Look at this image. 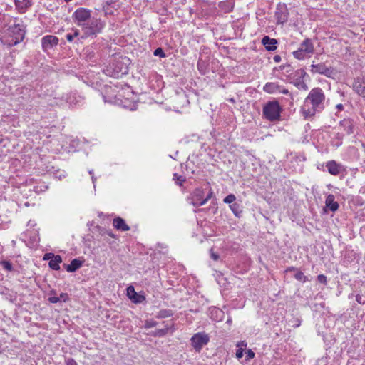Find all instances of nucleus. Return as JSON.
Segmentation results:
<instances>
[{"instance_id": "3", "label": "nucleus", "mask_w": 365, "mask_h": 365, "mask_svg": "<svg viewBox=\"0 0 365 365\" xmlns=\"http://www.w3.org/2000/svg\"><path fill=\"white\" fill-rule=\"evenodd\" d=\"M106 26V22L101 19L92 18L82 26L83 35L81 38L96 37Z\"/></svg>"}, {"instance_id": "5", "label": "nucleus", "mask_w": 365, "mask_h": 365, "mask_svg": "<svg viewBox=\"0 0 365 365\" xmlns=\"http://www.w3.org/2000/svg\"><path fill=\"white\" fill-rule=\"evenodd\" d=\"M314 52V47L312 39L307 38L301 43L299 48L292 53L294 57L298 60H303L310 57Z\"/></svg>"}, {"instance_id": "61", "label": "nucleus", "mask_w": 365, "mask_h": 365, "mask_svg": "<svg viewBox=\"0 0 365 365\" xmlns=\"http://www.w3.org/2000/svg\"><path fill=\"white\" fill-rule=\"evenodd\" d=\"M51 294H55V291L54 290H51Z\"/></svg>"}, {"instance_id": "39", "label": "nucleus", "mask_w": 365, "mask_h": 365, "mask_svg": "<svg viewBox=\"0 0 365 365\" xmlns=\"http://www.w3.org/2000/svg\"><path fill=\"white\" fill-rule=\"evenodd\" d=\"M66 365H78L77 362L73 358H67L65 360Z\"/></svg>"}, {"instance_id": "31", "label": "nucleus", "mask_w": 365, "mask_h": 365, "mask_svg": "<svg viewBox=\"0 0 365 365\" xmlns=\"http://www.w3.org/2000/svg\"><path fill=\"white\" fill-rule=\"evenodd\" d=\"M223 202L226 204L231 205L236 202V196L234 194H229L223 199Z\"/></svg>"}, {"instance_id": "18", "label": "nucleus", "mask_w": 365, "mask_h": 365, "mask_svg": "<svg viewBox=\"0 0 365 365\" xmlns=\"http://www.w3.org/2000/svg\"><path fill=\"white\" fill-rule=\"evenodd\" d=\"M262 43L264 46L267 51H273L277 49V41L275 38H271L268 36H265L262 39Z\"/></svg>"}, {"instance_id": "54", "label": "nucleus", "mask_w": 365, "mask_h": 365, "mask_svg": "<svg viewBox=\"0 0 365 365\" xmlns=\"http://www.w3.org/2000/svg\"><path fill=\"white\" fill-rule=\"evenodd\" d=\"M336 108L339 110H342L344 109V106L341 103L337 104Z\"/></svg>"}, {"instance_id": "55", "label": "nucleus", "mask_w": 365, "mask_h": 365, "mask_svg": "<svg viewBox=\"0 0 365 365\" xmlns=\"http://www.w3.org/2000/svg\"><path fill=\"white\" fill-rule=\"evenodd\" d=\"M227 324H232V319L229 317L226 322Z\"/></svg>"}, {"instance_id": "8", "label": "nucleus", "mask_w": 365, "mask_h": 365, "mask_svg": "<svg viewBox=\"0 0 365 365\" xmlns=\"http://www.w3.org/2000/svg\"><path fill=\"white\" fill-rule=\"evenodd\" d=\"M91 11L85 8H78L73 14V19L79 26H83L91 19Z\"/></svg>"}, {"instance_id": "38", "label": "nucleus", "mask_w": 365, "mask_h": 365, "mask_svg": "<svg viewBox=\"0 0 365 365\" xmlns=\"http://www.w3.org/2000/svg\"><path fill=\"white\" fill-rule=\"evenodd\" d=\"M158 324V322L153 320L146 321L145 327L147 329L152 328L155 327Z\"/></svg>"}, {"instance_id": "47", "label": "nucleus", "mask_w": 365, "mask_h": 365, "mask_svg": "<svg viewBox=\"0 0 365 365\" xmlns=\"http://www.w3.org/2000/svg\"><path fill=\"white\" fill-rule=\"evenodd\" d=\"M247 345L245 341H240L237 343V346L239 348L246 347Z\"/></svg>"}, {"instance_id": "16", "label": "nucleus", "mask_w": 365, "mask_h": 365, "mask_svg": "<svg viewBox=\"0 0 365 365\" xmlns=\"http://www.w3.org/2000/svg\"><path fill=\"white\" fill-rule=\"evenodd\" d=\"M16 10L20 14H25L33 6V0H14Z\"/></svg>"}, {"instance_id": "10", "label": "nucleus", "mask_w": 365, "mask_h": 365, "mask_svg": "<svg viewBox=\"0 0 365 365\" xmlns=\"http://www.w3.org/2000/svg\"><path fill=\"white\" fill-rule=\"evenodd\" d=\"M351 88L358 96L365 98V76H359L354 78Z\"/></svg>"}, {"instance_id": "23", "label": "nucleus", "mask_w": 365, "mask_h": 365, "mask_svg": "<svg viewBox=\"0 0 365 365\" xmlns=\"http://www.w3.org/2000/svg\"><path fill=\"white\" fill-rule=\"evenodd\" d=\"M263 89L268 93H278L280 89V85L275 82H269L264 85Z\"/></svg>"}, {"instance_id": "37", "label": "nucleus", "mask_w": 365, "mask_h": 365, "mask_svg": "<svg viewBox=\"0 0 365 365\" xmlns=\"http://www.w3.org/2000/svg\"><path fill=\"white\" fill-rule=\"evenodd\" d=\"M246 360L249 361L253 359L255 356V352L252 349H248L246 352Z\"/></svg>"}, {"instance_id": "11", "label": "nucleus", "mask_w": 365, "mask_h": 365, "mask_svg": "<svg viewBox=\"0 0 365 365\" xmlns=\"http://www.w3.org/2000/svg\"><path fill=\"white\" fill-rule=\"evenodd\" d=\"M274 16L278 24H283L288 21L289 11L285 4H277Z\"/></svg>"}, {"instance_id": "21", "label": "nucleus", "mask_w": 365, "mask_h": 365, "mask_svg": "<svg viewBox=\"0 0 365 365\" xmlns=\"http://www.w3.org/2000/svg\"><path fill=\"white\" fill-rule=\"evenodd\" d=\"M340 126L344 128L347 134H351L354 133V122L349 118H344L340 121Z\"/></svg>"}, {"instance_id": "44", "label": "nucleus", "mask_w": 365, "mask_h": 365, "mask_svg": "<svg viewBox=\"0 0 365 365\" xmlns=\"http://www.w3.org/2000/svg\"><path fill=\"white\" fill-rule=\"evenodd\" d=\"M210 257L215 260L217 261L219 259V255L213 252V249H210Z\"/></svg>"}, {"instance_id": "64", "label": "nucleus", "mask_w": 365, "mask_h": 365, "mask_svg": "<svg viewBox=\"0 0 365 365\" xmlns=\"http://www.w3.org/2000/svg\"><path fill=\"white\" fill-rule=\"evenodd\" d=\"M230 101L234 102L235 101H234V99H233V98H231V99H230Z\"/></svg>"}, {"instance_id": "46", "label": "nucleus", "mask_w": 365, "mask_h": 365, "mask_svg": "<svg viewBox=\"0 0 365 365\" xmlns=\"http://www.w3.org/2000/svg\"><path fill=\"white\" fill-rule=\"evenodd\" d=\"M55 255L53 254V253H46L44 257H43V259L44 260H47V259H51Z\"/></svg>"}, {"instance_id": "62", "label": "nucleus", "mask_w": 365, "mask_h": 365, "mask_svg": "<svg viewBox=\"0 0 365 365\" xmlns=\"http://www.w3.org/2000/svg\"><path fill=\"white\" fill-rule=\"evenodd\" d=\"M35 190L36 192H38V187H35Z\"/></svg>"}, {"instance_id": "13", "label": "nucleus", "mask_w": 365, "mask_h": 365, "mask_svg": "<svg viewBox=\"0 0 365 365\" xmlns=\"http://www.w3.org/2000/svg\"><path fill=\"white\" fill-rule=\"evenodd\" d=\"M325 167L328 173L332 175H338L345 171L344 166L334 160L327 161Z\"/></svg>"}, {"instance_id": "22", "label": "nucleus", "mask_w": 365, "mask_h": 365, "mask_svg": "<svg viewBox=\"0 0 365 365\" xmlns=\"http://www.w3.org/2000/svg\"><path fill=\"white\" fill-rule=\"evenodd\" d=\"M83 264V261L78 259H73L71 263L68 265L64 264L66 266V269L68 272H74L77 269L81 267Z\"/></svg>"}, {"instance_id": "40", "label": "nucleus", "mask_w": 365, "mask_h": 365, "mask_svg": "<svg viewBox=\"0 0 365 365\" xmlns=\"http://www.w3.org/2000/svg\"><path fill=\"white\" fill-rule=\"evenodd\" d=\"M48 300L49 302L53 304H56L61 302V299L58 297H49Z\"/></svg>"}, {"instance_id": "7", "label": "nucleus", "mask_w": 365, "mask_h": 365, "mask_svg": "<svg viewBox=\"0 0 365 365\" xmlns=\"http://www.w3.org/2000/svg\"><path fill=\"white\" fill-rule=\"evenodd\" d=\"M190 341L195 351L200 352L202 347L208 344L210 337L205 332H198L191 337Z\"/></svg>"}, {"instance_id": "59", "label": "nucleus", "mask_w": 365, "mask_h": 365, "mask_svg": "<svg viewBox=\"0 0 365 365\" xmlns=\"http://www.w3.org/2000/svg\"><path fill=\"white\" fill-rule=\"evenodd\" d=\"M89 174L91 175V176L93 175V170H90Z\"/></svg>"}, {"instance_id": "41", "label": "nucleus", "mask_w": 365, "mask_h": 365, "mask_svg": "<svg viewBox=\"0 0 365 365\" xmlns=\"http://www.w3.org/2000/svg\"><path fill=\"white\" fill-rule=\"evenodd\" d=\"M168 328L163 329H158V330H157L156 334L159 336H163L168 333Z\"/></svg>"}, {"instance_id": "42", "label": "nucleus", "mask_w": 365, "mask_h": 365, "mask_svg": "<svg viewBox=\"0 0 365 365\" xmlns=\"http://www.w3.org/2000/svg\"><path fill=\"white\" fill-rule=\"evenodd\" d=\"M58 298L61 299V302H66L68 299V295L67 293H61Z\"/></svg>"}, {"instance_id": "45", "label": "nucleus", "mask_w": 365, "mask_h": 365, "mask_svg": "<svg viewBox=\"0 0 365 365\" xmlns=\"http://www.w3.org/2000/svg\"><path fill=\"white\" fill-rule=\"evenodd\" d=\"M336 139H337V141L336 143H334V142L332 143V144L334 145H336V146H339L341 145L342 142H341V138L340 137V135L338 133L337 134V137H336Z\"/></svg>"}, {"instance_id": "1", "label": "nucleus", "mask_w": 365, "mask_h": 365, "mask_svg": "<svg viewBox=\"0 0 365 365\" xmlns=\"http://www.w3.org/2000/svg\"><path fill=\"white\" fill-rule=\"evenodd\" d=\"M325 94L319 87L312 88L304 99L300 111L304 118H312L325 108Z\"/></svg>"}, {"instance_id": "52", "label": "nucleus", "mask_w": 365, "mask_h": 365, "mask_svg": "<svg viewBox=\"0 0 365 365\" xmlns=\"http://www.w3.org/2000/svg\"><path fill=\"white\" fill-rule=\"evenodd\" d=\"M72 31H73V33L72 34L73 38L78 37L80 35V32L78 29H73Z\"/></svg>"}, {"instance_id": "9", "label": "nucleus", "mask_w": 365, "mask_h": 365, "mask_svg": "<svg viewBox=\"0 0 365 365\" xmlns=\"http://www.w3.org/2000/svg\"><path fill=\"white\" fill-rule=\"evenodd\" d=\"M307 73L304 69H298L291 73V79L292 80L293 84L299 90L307 91L308 86L304 82V78L307 76Z\"/></svg>"}, {"instance_id": "26", "label": "nucleus", "mask_w": 365, "mask_h": 365, "mask_svg": "<svg viewBox=\"0 0 365 365\" xmlns=\"http://www.w3.org/2000/svg\"><path fill=\"white\" fill-rule=\"evenodd\" d=\"M174 312L171 309H160L156 314L155 317L158 319H164L172 317Z\"/></svg>"}, {"instance_id": "34", "label": "nucleus", "mask_w": 365, "mask_h": 365, "mask_svg": "<svg viewBox=\"0 0 365 365\" xmlns=\"http://www.w3.org/2000/svg\"><path fill=\"white\" fill-rule=\"evenodd\" d=\"M197 68L200 71V72L202 74L205 73V63L202 61L201 60H199L197 62Z\"/></svg>"}, {"instance_id": "33", "label": "nucleus", "mask_w": 365, "mask_h": 365, "mask_svg": "<svg viewBox=\"0 0 365 365\" xmlns=\"http://www.w3.org/2000/svg\"><path fill=\"white\" fill-rule=\"evenodd\" d=\"M154 56L165 58L166 56L164 51L162 48H157L153 53Z\"/></svg>"}, {"instance_id": "19", "label": "nucleus", "mask_w": 365, "mask_h": 365, "mask_svg": "<svg viewBox=\"0 0 365 365\" xmlns=\"http://www.w3.org/2000/svg\"><path fill=\"white\" fill-rule=\"evenodd\" d=\"M325 205L331 212H336L339 207V203L336 201H335V197L332 194H329L326 197Z\"/></svg>"}, {"instance_id": "29", "label": "nucleus", "mask_w": 365, "mask_h": 365, "mask_svg": "<svg viewBox=\"0 0 365 365\" xmlns=\"http://www.w3.org/2000/svg\"><path fill=\"white\" fill-rule=\"evenodd\" d=\"M0 266L7 272H12L14 270L11 262L8 260L0 261Z\"/></svg>"}, {"instance_id": "24", "label": "nucleus", "mask_w": 365, "mask_h": 365, "mask_svg": "<svg viewBox=\"0 0 365 365\" xmlns=\"http://www.w3.org/2000/svg\"><path fill=\"white\" fill-rule=\"evenodd\" d=\"M229 207L236 217L240 218L242 216V206L240 202H235Z\"/></svg>"}, {"instance_id": "25", "label": "nucleus", "mask_w": 365, "mask_h": 365, "mask_svg": "<svg viewBox=\"0 0 365 365\" xmlns=\"http://www.w3.org/2000/svg\"><path fill=\"white\" fill-rule=\"evenodd\" d=\"M62 262V258L60 255H55L48 262L49 267L53 270L60 269V264Z\"/></svg>"}, {"instance_id": "20", "label": "nucleus", "mask_w": 365, "mask_h": 365, "mask_svg": "<svg viewBox=\"0 0 365 365\" xmlns=\"http://www.w3.org/2000/svg\"><path fill=\"white\" fill-rule=\"evenodd\" d=\"M113 225L115 229L120 231H128L130 229L125 220L120 217L113 219Z\"/></svg>"}, {"instance_id": "58", "label": "nucleus", "mask_w": 365, "mask_h": 365, "mask_svg": "<svg viewBox=\"0 0 365 365\" xmlns=\"http://www.w3.org/2000/svg\"><path fill=\"white\" fill-rule=\"evenodd\" d=\"M112 3V0H108L106 4L110 5Z\"/></svg>"}, {"instance_id": "43", "label": "nucleus", "mask_w": 365, "mask_h": 365, "mask_svg": "<svg viewBox=\"0 0 365 365\" xmlns=\"http://www.w3.org/2000/svg\"><path fill=\"white\" fill-rule=\"evenodd\" d=\"M244 350L242 348H239L236 351V357L241 359L243 356Z\"/></svg>"}, {"instance_id": "6", "label": "nucleus", "mask_w": 365, "mask_h": 365, "mask_svg": "<svg viewBox=\"0 0 365 365\" xmlns=\"http://www.w3.org/2000/svg\"><path fill=\"white\" fill-rule=\"evenodd\" d=\"M8 31L12 36V38L9 43L10 46H15L24 40L26 31L23 24L14 23L11 24L8 27Z\"/></svg>"}, {"instance_id": "56", "label": "nucleus", "mask_w": 365, "mask_h": 365, "mask_svg": "<svg viewBox=\"0 0 365 365\" xmlns=\"http://www.w3.org/2000/svg\"><path fill=\"white\" fill-rule=\"evenodd\" d=\"M91 179H92L93 183L95 184L96 181V178H95L94 175H92Z\"/></svg>"}, {"instance_id": "53", "label": "nucleus", "mask_w": 365, "mask_h": 365, "mask_svg": "<svg viewBox=\"0 0 365 365\" xmlns=\"http://www.w3.org/2000/svg\"><path fill=\"white\" fill-rule=\"evenodd\" d=\"M273 60L275 63H279L281 61V56L279 55H275L273 57Z\"/></svg>"}, {"instance_id": "27", "label": "nucleus", "mask_w": 365, "mask_h": 365, "mask_svg": "<svg viewBox=\"0 0 365 365\" xmlns=\"http://www.w3.org/2000/svg\"><path fill=\"white\" fill-rule=\"evenodd\" d=\"M294 277L295 279H297V281L301 282L302 283H304V282L309 281L308 277L307 276H305L304 274V273L302 271H300L299 269L297 270V272L294 273Z\"/></svg>"}, {"instance_id": "50", "label": "nucleus", "mask_w": 365, "mask_h": 365, "mask_svg": "<svg viewBox=\"0 0 365 365\" xmlns=\"http://www.w3.org/2000/svg\"><path fill=\"white\" fill-rule=\"evenodd\" d=\"M212 191L210 189L209 193L207 195V196L205 197V204L212 197Z\"/></svg>"}, {"instance_id": "57", "label": "nucleus", "mask_w": 365, "mask_h": 365, "mask_svg": "<svg viewBox=\"0 0 365 365\" xmlns=\"http://www.w3.org/2000/svg\"><path fill=\"white\" fill-rule=\"evenodd\" d=\"M356 300L359 303H361V297L360 296H356Z\"/></svg>"}, {"instance_id": "14", "label": "nucleus", "mask_w": 365, "mask_h": 365, "mask_svg": "<svg viewBox=\"0 0 365 365\" xmlns=\"http://www.w3.org/2000/svg\"><path fill=\"white\" fill-rule=\"evenodd\" d=\"M311 72L312 73H319L327 77H331L334 74V69L331 67H327L324 63L312 64L311 66Z\"/></svg>"}, {"instance_id": "17", "label": "nucleus", "mask_w": 365, "mask_h": 365, "mask_svg": "<svg viewBox=\"0 0 365 365\" xmlns=\"http://www.w3.org/2000/svg\"><path fill=\"white\" fill-rule=\"evenodd\" d=\"M127 294L128 297L134 302V303H140L145 299V297L143 295H139L135 291L133 286H130L127 288Z\"/></svg>"}, {"instance_id": "2", "label": "nucleus", "mask_w": 365, "mask_h": 365, "mask_svg": "<svg viewBox=\"0 0 365 365\" xmlns=\"http://www.w3.org/2000/svg\"><path fill=\"white\" fill-rule=\"evenodd\" d=\"M129 58L126 57L120 56L115 58L113 61L107 66L105 70V73L107 76L113 77L115 78H120L123 75L128 73L129 68L128 62Z\"/></svg>"}, {"instance_id": "49", "label": "nucleus", "mask_w": 365, "mask_h": 365, "mask_svg": "<svg viewBox=\"0 0 365 365\" xmlns=\"http://www.w3.org/2000/svg\"><path fill=\"white\" fill-rule=\"evenodd\" d=\"M283 93V94H289V92L287 89L284 88V87H282V86H280V89L279 91V93Z\"/></svg>"}, {"instance_id": "32", "label": "nucleus", "mask_w": 365, "mask_h": 365, "mask_svg": "<svg viewBox=\"0 0 365 365\" xmlns=\"http://www.w3.org/2000/svg\"><path fill=\"white\" fill-rule=\"evenodd\" d=\"M211 313H215L216 314V318L215 319V320L221 321L222 319V317L224 314V313L221 309L215 308L213 310H212Z\"/></svg>"}, {"instance_id": "60", "label": "nucleus", "mask_w": 365, "mask_h": 365, "mask_svg": "<svg viewBox=\"0 0 365 365\" xmlns=\"http://www.w3.org/2000/svg\"><path fill=\"white\" fill-rule=\"evenodd\" d=\"M47 189H48V186H47V185H45V186H44V190L41 189L40 190H41V191H43V190H47Z\"/></svg>"}, {"instance_id": "63", "label": "nucleus", "mask_w": 365, "mask_h": 365, "mask_svg": "<svg viewBox=\"0 0 365 365\" xmlns=\"http://www.w3.org/2000/svg\"><path fill=\"white\" fill-rule=\"evenodd\" d=\"M64 1L68 3V2L71 1V0H64Z\"/></svg>"}, {"instance_id": "15", "label": "nucleus", "mask_w": 365, "mask_h": 365, "mask_svg": "<svg viewBox=\"0 0 365 365\" xmlns=\"http://www.w3.org/2000/svg\"><path fill=\"white\" fill-rule=\"evenodd\" d=\"M58 38L53 35H46L41 38V46L43 51H47L58 44Z\"/></svg>"}, {"instance_id": "35", "label": "nucleus", "mask_w": 365, "mask_h": 365, "mask_svg": "<svg viewBox=\"0 0 365 365\" xmlns=\"http://www.w3.org/2000/svg\"><path fill=\"white\" fill-rule=\"evenodd\" d=\"M290 322L292 324V327L294 328H297L301 325V319L299 318H294L290 320Z\"/></svg>"}, {"instance_id": "30", "label": "nucleus", "mask_w": 365, "mask_h": 365, "mask_svg": "<svg viewBox=\"0 0 365 365\" xmlns=\"http://www.w3.org/2000/svg\"><path fill=\"white\" fill-rule=\"evenodd\" d=\"M173 180L175 181V183L180 186L185 182V178L182 175H178L177 173L173 174Z\"/></svg>"}, {"instance_id": "48", "label": "nucleus", "mask_w": 365, "mask_h": 365, "mask_svg": "<svg viewBox=\"0 0 365 365\" xmlns=\"http://www.w3.org/2000/svg\"><path fill=\"white\" fill-rule=\"evenodd\" d=\"M297 270H299L298 268L297 267H289L287 268V269L285 270L286 272H294V273L297 272Z\"/></svg>"}, {"instance_id": "36", "label": "nucleus", "mask_w": 365, "mask_h": 365, "mask_svg": "<svg viewBox=\"0 0 365 365\" xmlns=\"http://www.w3.org/2000/svg\"><path fill=\"white\" fill-rule=\"evenodd\" d=\"M317 281L319 283L323 284L324 285H326L327 284V277L324 274H319L317 276Z\"/></svg>"}, {"instance_id": "12", "label": "nucleus", "mask_w": 365, "mask_h": 365, "mask_svg": "<svg viewBox=\"0 0 365 365\" xmlns=\"http://www.w3.org/2000/svg\"><path fill=\"white\" fill-rule=\"evenodd\" d=\"M190 203L196 207L205 205V191L202 188H196L190 195Z\"/></svg>"}, {"instance_id": "4", "label": "nucleus", "mask_w": 365, "mask_h": 365, "mask_svg": "<svg viewBox=\"0 0 365 365\" xmlns=\"http://www.w3.org/2000/svg\"><path fill=\"white\" fill-rule=\"evenodd\" d=\"M282 107L277 101L267 102L262 109L263 117L269 121H276L280 119Z\"/></svg>"}, {"instance_id": "51", "label": "nucleus", "mask_w": 365, "mask_h": 365, "mask_svg": "<svg viewBox=\"0 0 365 365\" xmlns=\"http://www.w3.org/2000/svg\"><path fill=\"white\" fill-rule=\"evenodd\" d=\"M66 40H67L68 41H69V42L73 41V39H74V38H73V36L72 34H67L66 35Z\"/></svg>"}, {"instance_id": "28", "label": "nucleus", "mask_w": 365, "mask_h": 365, "mask_svg": "<svg viewBox=\"0 0 365 365\" xmlns=\"http://www.w3.org/2000/svg\"><path fill=\"white\" fill-rule=\"evenodd\" d=\"M274 70H280L284 71L285 73L289 74L291 76V73H292L293 68L290 64H284L279 66L278 68H274Z\"/></svg>"}]
</instances>
